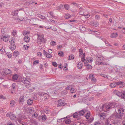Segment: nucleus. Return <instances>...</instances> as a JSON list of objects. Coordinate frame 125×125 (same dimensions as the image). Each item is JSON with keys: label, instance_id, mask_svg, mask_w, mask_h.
I'll return each instance as SVG.
<instances>
[{"label": "nucleus", "instance_id": "nucleus-1", "mask_svg": "<svg viewBox=\"0 0 125 125\" xmlns=\"http://www.w3.org/2000/svg\"><path fill=\"white\" fill-rule=\"evenodd\" d=\"M115 103H111L107 105H103L102 107V109L104 111H108L111 109L114 108L115 106Z\"/></svg>", "mask_w": 125, "mask_h": 125}, {"label": "nucleus", "instance_id": "nucleus-2", "mask_svg": "<svg viewBox=\"0 0 125 125\" xmlns=\"http://www.w3.org/2000/svg\"><path fill=\"white\" fill-rule=\"evenodd\" d=\"M21 82L24 83L25 86L27 88H29L31 86L30 82L26 78H23L21 79Z\"/></svg>", "mask_w": 125, "mask_h": 125}, {"label": "nucleus", "instance_id": "nucleus-3", "mask_svg": "<svg viewBox=\"0 0 125 125\" xmlns=\"http://www.w3.org/2000/svg\"><path fill=\"white\" fill-rule=\"evenodd\" d=\"M96 58L97 59L95 62L96 64H98V63H99L102 60H104V58L99 54L96 55Z\"/></svg>", "mask_w": 125, "mask_h": 125}, {"label": "nucleus", "instance_id": "nucleus-4", "mask_svg": "<svg viewBox=\"0 0 125 125\" xmlns=\"http://www.w3.org/2000/svg\"><path fill=\"white\" fill-rule=\"evenodd\" d=\"M38 40L39 42H45V40L44 38V36L42 34H37Z\"/></svg>", "mask_w": 125, "mask_h": 125}, {"label": "nucleus", "instance_id": "nucleus-5", "mask_svg": "<svg viewBox=\"0 0 125 125\" xmlns=\"http://www.w3.org/2000/svg\"><path fill=\"white\" fill-rule=\"evenodd\" d=\"M6 116L7 117H10L11 120H16L17 118L15 115L11 113H8L6 115Z\"/></svg>", "mask_w": 125, "mask_h": 125}, {"label": "nucleus", "instance_id": "nucleus-6", "mask_svg": "<svg viewBox=\"0 0 125 125\" xmlns=\"http://www.w3.org/2000/svg\"><path fill=\"white\" fill-rule=\"evenodd\" d=\"M10 38V36L9 35H5L4 36L3 38L2 37L1 39H2L3 41L5 42H6L9 40Z\"/></svg>", "mask_w": 125, "mask_h": 125}, {"label": "nucleus", "instance_id": "nucleus-7", "mask_svg": "<svg viewBox=\"0 0 125 125\" xmlns=\"http://www.w3.org/2000/svg\"><path fill=\"white\" fill-rule=\"evenodd\" d=\"M10 45H9V48L11 50H14L16 48V46L14 43H10Z\"/></svg>", "mask_w": 125, "mask_h": 125}, {"label": "nucleus", "instance_id": "nucleus-8", "mask_svg": "<svg viewBox=\"0 0 125 125\" xmlns=\"http://www.w3.org/2000/svg\"><path fill=\"white\" fill-rule=\"evenodd\" d=\"M24 97L23 95H22L20 97L19 99V102L20 104H22V103L24 101Z\"/></svg>", "mask_w": 125, "mask_h": 125}, {"label": "nucleus", "instance_id": "nucleus-9", "mask_svg": "<svg viewBox=\"0 0 125 125\" xmlns=\"http://www.w3.org/2000/svg\"><path fill=\"white\" fill-rule=\"evenodd\" d=\"M117 109L118 110V112L119 113H121L122 114H124V109L123 108L118 107L117 108Z\"/></svg>", "mask_w": 125, "mask_h": 125}, {"label": "nucleus", "instance_id": "nucleus-10", "mask_svg": "<svg viewBox=\"0 0 125 125\" xmlns=\"http://www.w3.org/2000/svg\"><path fill=\"white\" fill-rule=\"evenodd\" d=\"M123 114L121 113H117L115 115V117L119 119H121L123 116Z\"/></svg>", "mask_w": 125, "mask_h": 125}, {"label": "nucleus", "instance_id": "nucleus-11", "mask_svg": "<svg viewBox=\"0 0 125 125\" xmlns=\"http://www.w3.org/2000/svg\"><path fill=\"white\" fill-rule=\"evenodd\" d=\"M3 72L6 74H10L11 73V71L9 69L4 70Z\"/></svg>", "mask_w": 125, "mask_h": 125}, {"label": "nucleus", "instance_id": "nucleus-12", "mask_svg": "<svg viewBox=\"0 0 125 125\" xmlns=\"http://www.w3.org/2000/svg\"><path fill=\"white\" fill-rule=\"evenodd\" d=\"M90 24L91 25L95 27H97L99 25L98 22L96 21L91 22Z\"/></svg>", "mask_w": 125, "mask_h": 125}, {"label": "nucleus", "instance_id": "nucleus-13", "mask_svg": "<svg viewBox=\"0 0 125 125\" xmlns=\"http://www.w3.org/2000/svg\"><path fill=\"white\" fill-rule=\"evenodd\" d=\"M15 103V101L12 100L10 101V106L11 107H13L14 106Z\"/></svg>", "mask_w": 125, "mask_h": 125}, {"label": "nucleus", "instance_id": "nucleus-14", "mask_svg": "<svg viewBox=\"0 0 125 125\" xmlns=\"http://www.w3.org/2000/svg\"><path fill=\"white\" fill-rule=\"evenodd\" d=\"M29 22L30 24H32L35 25V23L34 22L35 21V19L34 18H31Z\"/></svg>", "mask_w": 125, "mask_h": 125}, {"label": "nucleus", "instance_id": "nucleus-15", "mask_svg": "<svg viewBox=\"0 0 125 125\" xmlns=\"http://www.w3.org/2000/svg\"><path fill=\"white\" fill-rule=\"evenodd\" d=\"M114 94L117 95V96L120 97L121 94V92H120L117 90H115L114 92Z\"/></svg>", "mask_w": 125, "mask_h": 125}, {"label": "nucleus", "instance_id": "nucleus-16", "mask_svg": "<svg viewBox=\"0 0 125 125\" xmlns=\"http://www.w3.org/2000/svg\"><path fill=\"white\" fill-rule=\"evenodd\" d=\"M60 100H59L58 101V102L59 103L57 105L58 106H62L65 105L66 104V103L60 102Z\"/></svg>", "mask_w": 125, "mask_h": 125}, {"label": "nucleus", "instance_id": "nucleus-17", "mask_svg": "<svg viewBox=\"0 0 125 125\" xmlns=\"http://www.w3.org/2000/svg\"><path fill=\"white\" fill-rule=\"evenodd\" d=\"M19 53L17 51H14L13 53V56L16 57L19 55Z\"/></svg>", "mask_w": 125, "mask_h": 125}, {"label": "nucleus", "instance_id": "nucleus-18", "mask_svg": "<svg viewBox=\"0 0 125 125\" xmlns=\"http://www.w3.org/2000/svg\"><path fill=\"white\" fill-rule=\"evenodd\" d=\"M25 41L26 42H29L30 40V38L28 36H25L24 38Z\"/></svg>", "mask_w": 125, "mask_h": 125}, {"label": "nucleus", "instance_id": "nucleus-19", "mask_svg": "<svg viewBox=\"0 0 125 125\" xmlns=\"http://www.w3.org/2000/svg\"><path fill=\"white\" fill-rule=\"evenodd\" d=\"M84 10L81 8H80L79 9V13L81 15H84Z\"/></svg>", "mask_w": 125, "mask_h": 125}, {"label": "nucleus", "instance_id": "nucleus-20", "mask_svg": "<svg viewBox=\"0 0 125 125\" xmlns=\"http://www.w3.org/2000/svg\"><path fill=\"white\" fill-rule=\"evenodd\" d=\"M27 102L28 105H31L33 103V100L31 99H29L27 100Z\"/></svg>", "mask_w": 125, "mask_h": 125}, {"label": "nucleus", "instance_id": "nucleus-21", "mask_svg": "<svg viewBox=\"0 0 125 125\" xmlns=\"http://www.w3.org/2000/svg\"><path fill=\"white\" fill-rule=\"evenodd\" d=\"M71 17V16L69 14H66L64 16V17L66 19L70 18Z\"/></svg>", "mask_w": 125, "mask_h": 125}, {"label": "nucleus", "instance_id": "nucleus-22", "mask_svg": "<svg viewBox=\"0 0 125 125\" xmlns=\"http://www.w3.org/2000/svg\"><path fill=\"white\" fill-rule=\"evenodd\" d=\"M65 9L66 10H69L70 8V6L67 4H66L63 5Z\"/></svg>", "mask_w": 125, "mask_h": 125}, {"label": "nucleus", "instance_id": "nucleus-23", "mask_svg": "<svg viewBox=\"0 0 125 125\" xmlns=\"http://www.w3.org/2000/svg\"><path fill=\"white\" fill-rule=\"evenodd\" d=\"M87 60L89 62H91L93 60V58L92 57H87L86 58Z\"/></svg>", "mask_w": 125, "mask_h": 125}, {"label": "nucleus", "instance_id": "nucleus-24", "mask_svg": "<svg viewBox=\"0 0 125 125\" xmlns=\"http://www.w3.org/2000/svg\"><path fill=\"white\" fill-rule=\"evenodd\" d=\"M82 64L81 62H79L77 65V67L79 69H81L82 67Z\"/></svg>", "mask_w": 125, "mask_h": 125}, {"label": "nucleus", "instance_id": "nucleus-25", "mask_svg": "<svg viewBox=\"0 0 125 125\" xmlns=\"http://www.w3.org/2000/svg\"><path fill=\"white\" fill-rule=\"evenodd\" d=\"M110 86L112 88L115 87L116 86V83H110Z\"/></svg>", "mask_w": 125, "mask_h": 125}, {"label": "nucleus", "instance_id": "nucleus-26", "mask_svg": "<svg viewBox=\"0 0 125 125\" xmlns=\"http://www.w3.org/2000/svg\"><path fill=\"white\" fill-rule=\"evenodd\" d=\"M118 34L117 32H114L111 34V37L112 38H115L117 37L118 36Z\"/></svg>", "mask_w": 125, "mask_h": 125}, {"label": "nucleus", "instance_id": "nucleus-27", "mask_svg": "<svg viewBox=\"0 0 125 125\" xmlns=\"http://www.w3.org/2000/svg\"><path fill=\"white\" fill-rule=\"evenodd\" d=\"M18 78V76L17 74H15L13 75L12 78L13 80H17Z\"/></svg>", "mask_w": 125, "mask_h": 125}, {"label": "nucleus", "instance_id": "nucleus-28", "mask_svg": "<svg viewBox=\"0 0 125 125\" xmlns=\"http://www.w3.org/2000/svg\"><path fill=\"white\" fill-rule=\"evenodd\" d=\"M62 8L63 9H64L63 5L61 4L57 8V9L58 10H60Z\"/></svg>", "mask_w": 125, "mask_h": 125}, {"label": "nucleus", "instance_id": "nucleus-29", "mask_svg": "<svg viewBox=\"0 0 125 125\" xmlns=\"http://www.w3.org/2000/svg\"><path fill=\"white\" fill-rule=\"evenodd\" d=\"M18 13V10H14L13 12H12V14L13 15H17Z\"/></svg>", "mask_w": 125, "mask_h": 125}, {"label": "nucleus", "instance_id": "nucleus-30", "mask_svg": "<svg viewBox=\"0 0 125 125\" xmlns=\"http://www.w3.org/2000/svg\"><path fill=\"white\" fill-rule=\"evenodd\" d=\"M79 114L77 113L76 112L74 113L73 115V116L74 118H77Z\"/></svg>", "mask_w": 125, "mask_h": 125}, {"label": "nucleus", "instance_id": "nucleus-31", "mask_svg": "<svg viewBox=\"0 0 125 125\" xmlns=\"http://www.w3.org/2000/svg\"><path fill=\"white\" fill-rule=\"evenodd\" d=\"M48 13L51 16L50 17L51 18H53L55 17V16L53 15V13L52 11H49Z\"/></svg>", "mask_w": 125, "mask_h": 125}, {"label": "nucleus", "instance_id": "nucleus-32", "mask_svg": "<svg viewBox=\"0 0 125 125\" xmlns=\"http://www.w3.org/2000/svg\"><path fill=\"white\" fill-rule=\"evenodd\" d=\"M58 55L60 56H63L64 54L63 52L61 51H59L58 52Z\"/></svg>", "mask_w": 125, "mask_h": 125}, {"label": "nucleus", "instance_id": "nucleus-33", "mask_svg": "<svg viewBox=\"0 0 125 125\" xmlns=\"http://www.w3.org/2000/svg\"><path fill=\"white\" fill-rule=\"evenodd\" d=\"M84 113V111L83 110H82L79 112L78 114L80 115H83Z\"/></svg>", "mask_w": 125, "mask_h": 125}, {"label": "nucleus", "instance_id": "nucleus-34", "mask_svg": "<svg viewBox=\"0 0 125 125\" xmlns=\"http://www.w3.org/2000/svg\"><path fill=\"white\" fill-rule=\"evenodd\" d=\"M68 58L69 60L73 59L74 58V55L71 54L68 57Z\"/></svg>", "mask_w": 125, "mask_h": 125}, {"label": "nucleus", "instance_id": "nucleus-35", "mask_svg": "<svg viewBox=\"0 0 125 125\" xmlns=\"http://www.w3.org/2000/svg\"><path fill=\"white\" fill-rule=\"evenodd\" d=\"M98 65H107L108 64V63L106 62H100L99 63H98Z\"/></svg>", "mask_w": 125, "mask_h": 125}, {"label": "nucleus", "instance_id": "nucleus-36", "mask_svg": "<svg viewBox=\"0 0 125 125\" xmlns=\"http://www.w3.org/2000/svg\"><path fill=\"white\" fill-rule=\"evenodd\" d=\"M22 118V117L21 115H19V117L17 118L18 121L19 122H21V121Z\"/></svg>", "mask_w": 125, "mask_h": 125}, {"label": "nucleus", "instance_id": "nucleus-37", "mask_svg": "<svg viewBox=\"0 0 125 125\" xmlns=\"http://www.w3.org/2000/svg\"><path fill=\"white\" fill-rule=\"evenodd\" d=\"M76 91V90L75 89L71 88V89L70 91V92L72 93H75Z\"/></svg>", "mask_w": 125, "mask_h": 125}, {"label": "nucleus", "instance_id": "nucleus-38", "mask_svg": "<svg viewBox=\"0 0 125 125\" xmlns=\"http://www.w3.org/2000/svg\"><path fill=\"white\" fill-rule=\"evenodd\" d=\"M42 120H45L47 119V117L45 115H42Z\"/></svg>", "mask_w": 125, "mask_h": 125}, {"label": "nucleus", "instance_id": "nucleus-39", "mask_svg": "<svg viewBox=\"0 0 125 125\" xmlns=\"http://www.w3.org/2000/svg\"><path fill=\"white\" fill-rule=\"evenodd\" d=\"M91 81L93 83H94L96 81V79L94 77L92 78V79H91Z\"/></svg>", "mask_w": 125, "mask_h": 125}, {"label": "nucleus", "instance_id": "nucleus-40", "mask_svg": "<svg viewBox=\"0 0 125 125\" xmlns=\"http://www.w3.org/2000/svg\"><path fill=\"white\" fill-rule=\"evenodd\" d=\"M29 112L30 113H31L34 112V109L33 108H30L29 109Z\"/></svg>", "mask_w": 125, "mask_h": 125}, {"label": "nucleus", "instance_id": "nucleus-41", "mask_svg": "<svg viewBox=\"0 0 125 125\" xmlns=\"http://www.w3.org/2000/svg\"><path fill=\"white\" fill-rule=\"evenodd\" d=\"M10 40H11V41H10V43L11 42V43H14H14L15 42V40L13 38H12Z\"/></svg>", "mask_w": 125, "mask_h": 125}, {"label": "nucleus", "instance_id": "nucleus-42", "mask_svg": "<svg viewBox=\"0 0 125 125\" xmlns=\"http://www.w3.org/2000/svg\"><path fill=\"white\" fill-rule=\"evenodd\" d=\"M120 97H121L123 98H125V94L124 93H121V94Z\"/></svg>", "mask_w": 125, "mask_h": 125}, {"label": "nucleus", "instance_id": "nucleus-43", "mask_svg": "<svg viewBox=\"0 0 125 125\" xmlns=\"http://www.w3.org/2000/svg\"><path fill=\"white\" fill-rule=\"evenodd\" d=\"M6 54L9 58H11L12 56L10 52H7L6 53Z\"/></svg>", "mask_w": 125, "mask_h": 125}, {"label": "nucleus", "instance_id": "nucleus-44", "mask_svg": "<svg viewBox=\"0 0 125 125\" xmlns=\"http://www.w3.org/2000/svg\"><path fill=\"white\" fill-rule=\"evenodd\" d=\"M94 77V74H90L89 76V78L90 79H92V78Z\"/></svg>", "mask_w": 125, "mask_h": 125}, {"label": "nucleus", "instance_id": "nucleus-45", "mask_svg": "<svg viewBox=\"0 0 125 125\" xmlns=\"http://www.w3.org/2000/svg\"><path fill=\"white\" fill-rule=\"evenodd\" d=\"M95 18L96 20H98L100 18V16L99 15H95Z\"/></svg>", "mask_w": 125, "mask_h": 125}, {"label": "nucleus", "instance_id": "nucleus-46", "mask_svg": "<svg viewBox=\"0 0 125 125\" xmlns=\"http://www.w3.org/2000/svg\"><path fill=\"white\" fill-rule=\"evenodd\" d=\"M48 96V95L47 94H43V97H44L45 99H47Z\"/></svg>", "mask_w": 125, "mask_h": 125}, {"label": "nucleus", "instance_id": "nucleus-47", "mask_svg": "<svg viewBox=\"0 0 125 125\" xmlns=\"http://www.w3.org/2000/svg\"><path fill=\"white\" fill-rule=\"evenodd\" d=\"M94 119V118L92 117H90V119L88 120V122L89 123H91L93 120Z\"/></svg>", "mask_w": 125, "mask_h": 125}, {"label": "nucleus", "instance_id": "nucleus-48", "mask_svg": "<svg viewBox=\"0 0 125 125\" xmlns=\"http://www.w3.org/2000/svg\"><path fill=\"white\" fill-rule=\"evenodd\" d=\"M105 116L104 115H101L100 116V117L102 120H104L105 118Z\"/></svg>", "mask_w": 125, "mask_h": 125}, {"label": "nucleus", "instance_id": "nucleus-49", "mask_svg": "<svg viewBox=\"0 0 125 125\" xmlns=\"http://www.w3.org/2000/svg\"><path fill=\"white\" fill-rule=\"evenodd\" d=\"M113 23L112 20V18H110L109 20V21L108 22V24H109L110 25H111V24H112Z\"/></svg>", "mask_w": 125, "mask_h": 125}, {"label": "nucleus", "instance_id": "nucleus-50", "mask_svg": "<svg viewBox=\"0 0 125 125\" xmlns=\"http://www.w3.org/2000/svg\"><path fill=\"white\" fill-rule=\"evenodd\" d=\"M24 48L26 50L28 48H29V46H28V45H24Z\"/></svg>", "mask_w": 125, "mask_h": 125}, {"label": "nucleus", "instance_id": "nucleus-51", "mask_svg": "<svg viewBox=\"0 0 125 125\" xmlns=\"http://www.w3.org/2000/svg\"><path fill=\"white\" fill-rule=\"evenodd\" d=\"M90 114L89 113H87L86 115L85 116L87 119H88L90 117Z\"/></svg>", "mask_w": 125, "mask_h": 125}, {"label": "nucleus", "instance_id": "nucleus-52", "mask_svg": "<svg viewBox=\"0 0 125 125\" xmlns=\"http://www.w3.org/2000/svg\"><path fill=\"white\" fill-rule=\"evenodd\" d=\"M87 68L88 69H91L92 68V66L91 65L88 64L87 66Z\"/></svg>", "mask_w": 125, "mask_h": 125}, {"label": "nucleus", "instance_id": "nucleus-53", "mask_svg": "<svg viewBox=\"0 0 125 125\" xmlns=\"http://www.w3.org/2000/svg\"><path fill=\"white\" fill-rule=\"evenodd\" d=\"M79 56H80L81 55L83 54V51L81 49H79Z\"/></svg>", "mask_w": 125, "mask_h": 125}, {"label": "nucleus", "instance_id": "nucleus-54", "mask_svg": "<svg viewBox=\"0 0 125 125\" xmlns=\"http://www.w3.org/2000/svg\"><path fill=\"white\" fill-rule=\"evenodd\" d=\"M30 33V32H24L23 33V34L24 35L29 34Z\"/></svg>", "mask_w": 125, "mask_h": 125}, {"label": "nucleus", "instance_id": "nucleus-55", "mask_svg": "<svg viewBox=\"0 0 125 125\" xmlns=\"http://www.w3.org/2000/svg\"><path fill=\"white\" fill-rule=\"evenodd\" d=\"M67 118V117H65L62 118H61V119H58L57 120V122H62V120L65 119V118Z\"/></svg>", "mask_w": 125, "mask_h": 125}, {"label": "nucleus", "instance_id": "nucleus-56", "mask_svg": "<svg viewBox=\"0 0 125 125\" xmlns=\"http://www.w3.org/2000/svg\"><path fill=\"white\" fill-rule=\"evenodd\" d=\"M70 120L69 119H67L65 122V123L67 124H69L70 123Z\"/></svg>", "mask_w": 125, "mask_h": 125}, {"label": "nucleus", "instance_id": "nucleus-57", "mask_svg": "<svg viewBox=\"0 0 125 125\" xmlns=\"http://www.w3.org/2000/svg\"><path fill=\"white\" fill-rule=\"evenodd\" d=\"M53 65L55 67H57V64L55 62H53L52 63Z\"/></svg>", "mask_w": 125, "mask_h": 125}, {"label": "nucleus", "instance_id": "nucleus-58", "mask_svg": "<svg viewBox=\"0 0 125 125\" xmlns=\"http://www.w3.org/2000/svg\"><path fill=\"white\" fill-rule=\"evenodd\" d=\"M50 112V111L49 110H45L44 112H45L46 114H48Z\"/></svg>", "mask_w": 125, "mask_h": 125}, {"label": "nucleus", "instance_id": "nucleus-59", "mask_svg": "<svg viewBox=\"0 0 125 125\" xmlns=\"http://www.w3.org/2000/svg\"><path fill=\"white\" fill-rule=\"evenodd\" d=\"M110 123L109 122L108 120L107 119H106L105 120V125H109Z\"/></svg>", "mask_w": 125, "mask_h": 125}, {"label": "nucleus", "instance_id": "nucleus-60", "mask_svg": "<svg viewBox=\"0 0 125 125\" xmlns=\"http://www.w3.org/2000/svg\"><path fill=\"white\" fill-rule=\"evenodd\" d=\"M70 22H74V23H77L78 22L77 20H70Z\"/></svg>", "mask_w": 125, "mask_h": 125}, {"label": "nucleus", "instance_id": "nucleus-61", "mask_svg": "<svg viewBox=\"0 0 125 125\" xmlns=\"http://www.w3.org/2000/svg\"><path fill=\"white\" fill-rule=\"evenodd\" d=\"M94 125H100V122L99 121H97L94 123Z\"/></svg>", "mask_w": 125, "mask_h": 125}, {"label": "nucleus", "instance_id": "nucleus-62", "mask_svg": "<svg viewBox=\"0 0 125 125\" xmlns=\"http://www.w3.org/2000/svg\"><path fill=\"white\" fill-rule=\"evenodd\" d=\"M116 83V85H120L121 84H122L123 83V82H119L117 83Z\"/></svg>", "mask_w": 125, "mask_h": 125}, {"label": "nucleus", "instance_id": "nucleus-63", "mask_svg": "<svg viewBox=\"0 0 125 125\" xmlns=\"http://www.w3.org/2000/svg\"><path fill=\"white\" fill-rule=\"evenodd\" d=\"M46 56L48 58H49L51 57H52V55L51 54L48 53Z\"/></svg>", "mask_w": 125, "mask_h": 125}, {"label": "nucleus", "instance_id": "nucleus-64", "mask_svg": "<svg viewBox=\"0 0 125 125\" xmlns=\"http://www.w3.org/2000/svg\"><path fill=\"white\" fill-rule=\"evenodd\" d=\"M39 17L41 18L42 19H46V18L45 17L41 15H39Z\"/></svg>", "mask_w": 125, "mask_h": 125}]
</instances>
